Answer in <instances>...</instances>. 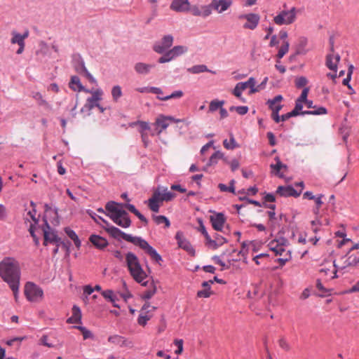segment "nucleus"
Wrapping results in <instances>:
<instances>
[{"mask_svg":"<svg viewBox=\"0 0 359 359\" xmlns=\"http://www.w3.org/2000/svg\"><path fill=\"white\" fill-rule=\"evenodd\" d=\"M0 276L8 285L20 283V270L17 260L5 257L0 262Z\"/></svg>","mask_w":359,"mask_h":359,"instance_id":"obj_1","label":"nucleus"},{"mask_svg":"<svg viewBox=\"0 0 359 359\" xmlns=\"http://www.w3.org/2000/svg\"><path fill=\"white\" fill-rule=\"evenodd\" d=\"M123 205L114 201H109L105 205V209L109 212L107 215L117 225L128 228L131 224V220L128 214L122 209Z\"/></svg>","mask_w":359,"mask_h":359,"instance_id":"obj_2","label":"nucleus"},{"mask_svg":"<svg viewBox=\"0 0 359 359\" xmlns=\"http://www.w3.org/2000/svg\"><path fill=\"white\" fill-rule=\"evenodd\" d=\"M126 262L129 270V272L133 279L141 283L142 285L146 286L148 281H144L147 276L146 272L143 270L138 257L133 252H128L126 255Z\"/></svg>","mask_w":359,"mask_h":359,"instance_id":"obj_3","label":"nucleus"},{"mask_svg":"<svg viewBox=\"0 0 359 359\" xmlns=\"http://www.w3.org/2000/svg\"><path fill=\"white\" fill-rule=\"evenodd\" d=\"M98 219H100L104 224H106V227H104L105 231L113 238H122L123 240L132 243L134 245H137V242L139 241L140 237L137 236H133L130 234H127L122 231H121L117 227H115L112 225H110L109 223L104 219L101 217H98Z\"/></svg>","mask_w":359,"mask_h":359,"instance_id":"obj_4","label":"nucleus"},{"mask_svg":"<svg viewBox=\"0 0 359 359\" xmlns=\"http://www.w3.org/2000/svg\"><path fill=\"white\" fill-rule=\"evenodd\" d=\"M248 88H250V95L259 91V86H256L255 79L250 77L247 81L238 83L233 90L232 93L242 102H245V99H243L241 95L242 93Z\"/></svg>","mask_w":359,"mask_h":359,"instance_id":"obj_5","label":"nucleus"},{"mask_svg":"<svg viewBox=\"0 0 359 359\" xmlns=\"http://www.w3.org/2000/svg\"><path fill=\"white\" fill-rule=\"evenodd\" d=\"M24 293L27 300L32 302H41L43 297V290L32 282L25 284Z\"/></svg>","mask_w":359,"mask_h":359,"instance_id":"obj_6","label":"nucleus"},{"mask_svg":"<svg viewBox=\"0 0 359 359\" xmlns=\"http://www.w3.org/2000/svg\"><path fill=\"white\" fill-rule=\"evenodd\" d=\"M296 8H292L289 11H282L274 17L273 21L278 25H290L296 20Z\"/></svg>","mask_w":359,"mask_h":359,"instance_id":"obj_7","label":"nucleus"},{"mask_svg":"<svg viewBox=\"0 0 359 359\" xmlns=\"http://www.w3.org/2000/svg\"><path fill=\"white\" fill-rule=\"evenodd\" d=\"M103 91L100 88L95 90L93 94L90 97L87 98L83 107L81 109V113H87V115L90 114L91 110L98 107L99 102L102 99Z\"/></svg>","mask_w":359,"mask_h":359,"instance_id":"obj_8","label":"nucleus"},{"mask_svg":"<svg viewBox=\"0 0 359 359\" xmlns=\"http://www.w3.org/2000/svg\"><path fill=\"white\" fill-rule=\"evenodd\" d=\"M163 201L164 200L162 197L161 189L158 187L154 191L151 197L148 200L147 205L151 211L158 212L159 208Z\"/></svg>","mask_w":359,"mask_h":359,"instance_id":"obj_9","label":"nucleus"},{"mask_svg":"<svg viewBox=\"0 0 359 359\" xmlns=\"http://www.w3.org/2000/svg\"><path fill=\"white\" fill-rule=\"evenodd\" d=\"M136 245L145 250L151 258L159 264H161V262L163 261L161 256L156 252V250L151 247L147 241L142 238H140Z\"/></svg>","mask_w":359,"mask_h":359,"instance_id":"obj_10","label":"nucleus"},{"mask_svg":"<svg viewBox=\"0 0 359 359\" xmlns=\"http://www.w3.org/2000/svg\"><path fill=\"white\" fill-rule=\"evenodd\" d=\"M173 40L174 38L172 35H165L160 41L154 45L153 49L157 53L162 54L172 46Z\"/></svg>","mask_w":359,"mask_h":359,"instance_id":"obj_11","label":"nucleus"},{"mask_svg":"<svg viewBox=\"0 0 359 359\" xmlns=\"http://www.w3.org/2000/svg\"><path fill=\"white\" fill-rule=\"evenodd\" d=\"M287 241L285 238H281L278 240H273L269 242L268 246L276 255H283L287 251L285 249Z\"/></svg>","mask_w":359,"mask_h":359,"instance_id":"obj_12","label":"nucleus"},{"mask_svg":"<svg viewBox=\"0 0 359 359\" xmlns=\"http://www.w3.org/2000/svg\"><path fill=\"white\" fill-rule=\"evenodd\" d=\"M30 205L32 208L28 210H26V213L24 215V219L25 221L30 222L29 231L32 236L34 237V226L37 223V219L36 217V210L35 209V204L33 201H31Z\"/></svg>","mask_w":359,"mask_h":359,"instance_id":"obj_13","label":"nucleus"},{"mask_svg":"<svg viewBox=\"0 0 359 359\" xmlns=\"http://www.w3.org/2000/svg\"><path fill=\"white\" fill-rule=\"evenodd\" d=\"M107 340L109 344L118 346L121 348L126 347L132 348L133 347V343L132 341L118 334L111 335L108 337Z\"/></svg>","mask_w":359,"mask_h":359,"instance_id":"obj_14","label":"nucleus"},{"mask_svg":"<svg viewBox=\"0 0 359 359\" xmlns=\"http://www.w3.org/2000/svg\"><path fill=\"white\" fill-rule=\"evenodd\" d=\"M238 18L241 20L245 19L247 22L243 25V27L252 30L257 27L260 19L259 15L255 13L241 15Z\"/></svg>","mask_w":359,"mask_h":359,"instance_id":"obj_15","label":"nucleus"},{"mask_svg":"<svg viewBox=\"0 0 359 359\" xmlns=\"http://www.w3.org/2000/svg\"><path fill=\"white\" fill-rule=\"evenodd\" d=\"M175 239L177 241V245L179 248H182L183 250H186L189 254L194 255L195 250L193 248L191 243L189 242L188 240H187L184 234L182 231H177L175 234Z\"/></svg>","mask_w":359,"mask_h":359,"instance_id":"obj_16","label":"nucleus"},{"mask_svg":"<svg viewBox=\"0 0 359 359\" xmlns=\"http://www.w3.org/2000/svg\"><path fill=\"white\" fill-rule=\"evenodd\" d=\"M170 9L180 13L189 11L191 8L189 0H172Z\"/></svg>","mask_w":359,"mask_h":359,"instance_id":"obj_17","label":"nucleus"},{"mask_svg":"<svg viewBox=\"0 0 359 359\" xmlns=\"http://www.w3.org/2000/svg\"><path fill=\"white\" fill-rule=\"evenodd\" d=\"M189 11L193 15L203 18H206L212 13L211 6L210 5H204L200 7L194 5L191 6Z\"/></svg>","mask_w":359,"mask_h":359,"instance_id":"obj_18","label":"nucleus"},{"mask_svg":"<svg viewBox=\"0 0 359 359\" xmlns=\"http://www.w3.org/2000/svg\"><path fill=\"white\" fill-rule=\"evenodd\" d=\"M232 4L231 0H212L210 4L218 13L226 11Z\"/></svg>","mask_w":359,"mask_h":359,"instance_id":"obj_19","label":"nucleus"},{"mask_svg":"<svg viewBox=\"0 0 359 359\" xmlns=\"http://www.w3.org/2000/svg\"><path fill=\"white\" fill-rule=\"evenodd\" d=\"M210 220L215 230L222 231L226 222V218L224 214L216 213L210 217Z\"/></svg>","mask_w":359,"mask_h":359,"instance_id":"obj_20","label":"nucleus"},{"mask_svg":"<svg viewBox=\"0 0 359 359\" xmlns=\"http://www.w3.org/2000/svg\"><path fill=\"white\" fill-rule=\"evenodd\" d=\"M44 241L43 244L47 245L48 243H57L58 239L55 233L51 229L47 221H45V226L43 229Z\"/></svg>","mask_w":359,"mask_h":359,"instance_id":"obj_21","label":"nucleus"},{"mask_svg":"<svg viewBox=\"0 0 359 359\" xmlns=\"http://www.w3.org/2000/svg\"><path fill=\"white\" fill-rule=\"evenodd\" d=\"M276 164H271L270 168L271 169V172L275 175L278 176L279 177H283V173H281L280 171L283 172L287 170V166L285 164H283L278 156L275 158Z\"/></svg>","mask_w":359,"mask_h":359,"instance_id":"obj_22","label":"nucleus"},{"mask_svg":"<svg viewBox=\"0 0 359 359\" xmlns=\"http://www.w3.org/2000/svg\"><path fill=\"white\" fill-rule=\"evenodd\" d=\"M170 120H175V118L170 116H164V115H159L155 121V125L160 128V129L158 130L157 134L160 135L162 131L168 128L169 126L168 121Z\"/></svg>","mask_w":359,"mask_h":359,"instance_id":"obj_23","label":"nucleus"},{"mask_svg":"<svg viewBox=\"0 0 359 359\" xmlns=\"http://www.w3.org/2000/svg\"><path fill=\"white\" fill-rule=\"evenodd\" d=\"M276 193L281 196H294L297 197L299 196V193L297 192V191L292 187H283L280 186L278 187Z\"/></svg>","mask_w":359,"mask_h":359,"instance_id":"obj_24","label":"nucleus"},{"mask_svg":"<svg viewBox=\"0 0 359 359\" xmlns=\"http://www.w3.org/2000/svg\"><path fill=\"white\" fill-rule=\"evenodd\" d=\"M89 241L99 250H102L108 245L107 241L104 238L97 235H91L89 238Z\"/></svg>","mask_w":359,"mask_h":359,"instance_id":"obj_25","label":"nucleus"},{"mask_svg":"<svg viewBox=\"0 0 359 359\" xmlns=\"http://www.w3.org/2000/svg\"><path fill=\"white\" fill-rule=\"evenodd\" d=\"M11 35H12V37L11 39V43L12 44L20 45L22 43H25V40L29 36V31L26 30L22 34H21L15 31H13L11 32Z\"/></svg>","mask_w":359,"mask_h":359,"instance_id":"obj_26","label":"nucleus"},{"mask_svg":"<svg viewBox=\"0 0 359 359\" xmlns=\"http://www.w3.org/2000/svg\"><path fill=\"white\" fill-rule=\"evenodd\" d=\"M340 60V56L338 54H330L326 58V66L330 69L337 72V65Z\"/></svg>","mask_w":359,"mask_h":359,"instance_id":"obj_27","label":"nucleus"},{"mask_svg":"<svg viewBox=\"0 0 359 359\" xmlns=\"http://www.w3.org/2000/svg\"><path fill=\"white\" fill-rule=\"evenodd\" d=\"M72 315L67 320V323L69 324L81 323V311L76 305L73 306L72 309Z\"/></svg>","mask_w":359,"mask_h":359,"instance_id":"obj_28","label":"nucleus"},{"mask_svg":"<svg viewBox=\"0 0 359 359\" xmlns=\"http://www.w3.org/2000/svg\"><path fill=\"white\" fill-rule=\"evenodd\" d=\"M155 67L154 65L146 64L144 62H137L134 68L137 73L140 74H147L151 69Z\"/></svg>","mask_w":359,"mask_h":359,"instance_id":"obj_29","label":"nucleus"},{"mask_svg":"<svg viewBox=\"0 0 359 359\" xmlns=\"http://www.w3.org/2000/svg\"><path fill=\"white\" fill-rule=\"evenodd\" d=\"M283 97L282 95H276L273 99L269 100L267 101V104L269 105V109L272 111H276V109H278V107L280 108V111L281 110L283 105L280 104L281 101L283 100Z\"/></svg>","mask_w":359,"mask_h":359,"instance_id":"obj_30","label":"nucleus"},{"mask_svg":"<svg viewBox=\"0 0 359 359\" xmlns=\"http://www.w3.org/2000/svg\"><path fill=\"white\" fill-rule=\"evenodd\" d=\"M147 285L149 286V288L146 291H144L142 295V297L144 299H151L156 293L157 290L156 285L154 282V280H151L150 283H149L148 282Z\"/></svg>","mask_w":359,"mask_h":359,"instance_id":"obj_31","label":"nucleus"},{"mask_svg":"<svg viewBox=\"0 0 359 359\" xmlns=\"http://www.w3.org/2000/svg\"><path fill=\"white\" fill-rule=\"evenodd\" d=\"M172 59L179 57L188 51V48L184 46H175L168 50Z\"/></svg>","mask_w":359,"mask_h":359,"instance_id":"obj_32","label":"nucleus"},{"mask_svg":"<svg viewBox=\"0 0 359 359\" xmlns=\"http://www.w3.org/2000/svg\"><path fill=\"white\" fill-rule=\"evenodd\" d=\"M122 205V208H127L130 212H133L135 215H136L138 217V219L141 220L142 222H144L145 224L148 223V220L147 219V218L136 209L135 205L129 203Z\"/></svg>","mask_w":359,"mask_h":359,"instance_id":"obj_33","label":"nucleus"},{"mask_svg":"<svg viewBox=\"0 0 359 359\" xmlns=\"http://www.w3.org/2000/svg\"><path fill=\"white\" fill-rule=\"evenodd\" d=\"M130 127L138 126V132L143 133L144 132L150 130L151 128L149 123L146 121H137L130 123Z\"/></svg>","mask_w":359,"mask_h":359,"instance_id":"obj_34","label":"nucleus"},{"mask_svg":"<svg viewBox=\"0 0 359 359\" xmlns=\"http://www.w3.org/2000/svg\"><path fill=\"white\" fill-rule=\"evenodd\" d=\"M69 88L74 90L81 92V88L83 86L80 79L76 76H73L71 77V80L69 83Z\"/></svg>","mask_w":359,"mask_h":359,"instance_id":"obj_35","label":"nucleus"},{"mask_svg":"<svg viewBox=\"0 0 359 359\" xmlns=\"http://www.w3.org/2000/svg\"><path fill=\"white\" fill-rule=\"evenodd\" d=\"M65 231L67 233V235L74 241V245L76 246V248H80L81 241L75 231L68 227L65 229Z\"/></svg>","mask_w":359,"mask_h":359,"instance_id":"obj_36","label":"nucleus"},{"mask_svg":"<svg viewBox=\"0 0 359 359\" xmlns=\"http://www.w3.org/2000/svg\"><path fill=\"white\" fill-rule=\"evenodd\" d=\"M152 219H154V221L155 222V223L157 225L164 224L165 228H168L170 226V222L169 219L165 216L153 215Z\"/></svg>","mask_w":359,"mask_h":359,"instance_id":"obj_37","label":"nucleus"},{"mask_svg":"<svg viewBox=\"0 0 359 359\" xmlns=\"http://www.w3.org/2000/svg\"><path fill=\"white\" fill-rule=\"evenodd\" d=\"M101 294L106 299H108L110 302H111L114 306L118 307V306L116 304V297L114 295L112 290H107L102 291Z\"/></svg>","mask_w":359,"mask_h":359,"instance_id":"obj_38","label":"nucleus"},{"mask_svg":"<svg viewBox=\"0 0 359 359\" xmlns=\"http://www.w3.org/2000/svg\"><path fill=\"white\" fill-rule=\"evenodd\" d=\"M224 104V100H214L210 102L208 111L215 112L217 110H219L222 107Z\"/></svg>","mask_w":359,"mask_h":359,"instance_id":"obj_39","label":"nucleus"},{"mask_svg":"<svg viewBox=\"0 0 359 359\" xmlns=\"http://www.w3.org/2000/svg\"><path fill=\"white\" fill-rule=\"evenodd\" d=\"M151 318V314L148 312L140 311V314L137 318V323L141 326H145L147 321Z\"/></svg>","mask_w":359,"mask_h":359,"instance_id":"obj_40","label":"nucleus"},{"mask_svg":"<svg viewBox=\"0 0 359 359\" xmlns=\"http://www.w3.org/2000/svg\"><path fill=\"white\" fill-rule=\"evenodd\" d=\"M327 114V109L323 107H317L311 111H304L302 112V115L310 114V115H322Z\"/></svg>","mask_w":359,"mask_h":359,"instance_id":"obj_41","label":"nucleus"},{"mask_svg":"<svg viewBox=\"0 0 359 359\" xmlns=\"http://www.w3.org/2000/svg\"><path fill=\"white\" fill-rule=\"evenodd\" d=\"M229 141L227 140H224L223 141V145L224 148L226 149H233L235 148L238 147V144L236 143L235 138L232 134L230 135Z\"/></svg>","mask_w":359,"mask_h":359,"instance_id":"obj_42","label":"nucleus"},{"mask_svg":"<svg viewBox=\"0 0 359 359\" xmlns=\"http://www.w3.org/2000/svg\"><path fill=\"white\" fill-rule=\"evenodd\" d=\"M346 262V266H356L359 264V252L350 255Z\"/></svg>","mask_w":359,"mask_h":359,"instance_id":"obj_43","label":"nucleus"},{"mask_svg":"<svg viewBox=\"0 0 359 359\" xmlns=\"http://www.w3.org/2000/svg\"><path fill=\"white\" fill-rule=\"evenodd\" d=\"M184 93L182 90H177L173 92L172 94L165 97L158 96L157 98L160 100L166 101L170 99L180 98L183 96Z\"/></svg>","mask_w":359,"mask_h":359,"instance_id":"obj_44","label":"nucleus"},{"mask_svg":"<svg viewBox=\"0 0 359 359\" xmlns=\"http://www.w3.org/2000/svg\"><path fill=\"white\" fill-rule=\"evenodd\" d=\"M111 96L114 102H117L122 96V90L121 86H115L111 89Z\"/></svg>","mask_w":359,"mask_h":359,"instance_id":"obj_45","label":"nucleus"},{"mask_svg":"<svg viewBox=\"0 0 359 359\" xmlns=\"http://www.w3.org/2000/svg\"><path fill=\"white\" fill-rule=\"evenodd\" d=\"M289 46L290 45L288 41H283L277 54V57L279 60L281 59L288 52Z\"/></svg>","mask_w":359,"mask_h":359,"instance_id":"obj_46","label":"nucleus"},{"mask_svg":"<svg viewBox=\"0 0 359 359\" xmlns=\"http://www.w3.org/2000/svg\"><path fill=\"white\" fill-rule=\"evenodd\" d=\"M161 189V194L164 201H172L175 197V194L169 191L167 188L160 187Z\"/></svg>","mask_w":359,"mask_h":359,"instance_id":"obj_47","label":"nucleus"},{"mask_svg":"<svg viewBox=\"0 0 359 359\" xmlns=\"http://www.w3.org/2000/svg\"><path fill=\"white\" fill-rule=\"evenodd\" d=\"M189 71L194 74H198V73L207 72L208 68L204 65H195V66H193L191 69H189Z\"/></svg>","mask_w":359,"mask_h":359,"instance_id":"obj_48","label":"nucleus"},{"mask_svg":"<svg viewBox=\"0 0 359 359\" xmlns=\"http://www.w3.org/2000/svg\"><path fill=\"white\" fill-rule=\"evenodd\" d=\"M224 154L220 151H216L214 153L209 161V165H214L216 164L219 159H221L223 158Z\"/></svg>","mask_w":359,"mask_h":359,"instance_id":"obj_49","label":"nucleus"},{"mask_svg":"<svg viewBox=\"0 0 359 359\" xmlns=\"http://www.w3.org/2000/svg\"><path fill=\"white\" fill-rule=\"evenodd\" d=\"M234 182H235L234 180H231L230 182L229 187H226L224 184H219L218 187H219L220 191H229V192L234 193V191H235V188H234V185H233Z\"/></svg>","mask_w":359,"mask_h":359,"instance_id":"obj_50","label":"nucleus"},{"mask_svg":"<svg viewBox=\"0 0 359 359\" xmlns=\"http://www.w3.org/2000/svg\"><path fill=\"white\" fill-rule=\"evenodd\" d=\"M229 110L236 111L240 115H245L248 111V107L247 106L231 107Z\"/></svg>","mask_w":359,"mask_h":359,"instance_id":"obj_51","label":"nucleus"},{"mask_svg":"<svg viewBox=\"0 0 359 359\" xmlns=\"http://www.w3.org/2000/svg\"><path fill=\"white\" fill-rule=\"evenodd\" d=\"M32 97L39 102L40 105H47V102L43 99V95L39 92L32 93Z\"/></svg>","mask_w":359,"mask_h":359,"instance_id":"obj_52","label":"nucleus"},{"mask_svg":"<svg viewBox=\"0 0 359 359\" xmlns=\"http://www.w3.org/2000/svg\"><path fill=\"white\" fill-rule=\"evenodd\" d=\"M283 257L278 258L277 262L280 264V266H284L286 262H287L291 259V254L290 250H287L285 254H284Z\"/></svg>","mask_w":359,"mask_h":359,"instance_id":"obj_53","label":"nucleus"},{"mask_svg":"<svg viewBox=\"0 0 359 359\" xmlns=\"http://www.w3.org/2000/svg\"><path fill=\"white\" fill-rule=\"evenodd\" d=\"M212 294V291L210 290V288H205L204 290H199L197 292V297H203V298H208L210 297V295Z\"/></svg>","mask_w":359,"mask_h":359,"instance_id":"obj_54","label":"nucleus"},{"mask_svg":"<svg viewBox=\"0 0 359 359\" xmlns=\"http://www.w3.org/2000/svg\"><path fill=\"white\" fill-rule=\"evenodd\" d=\"M308 83V80L304 76H300L297 78L295 80V86L297 88H302L305 86Z\"/></svg>","mask_w":359,"mask_h":359,"instance_id":"obj_55","label":"nucleus"},{"mask_svg":"<svg viewBox=\"0 0 359 359\" xmlns=\"http://www.w3.org/2000/svg\"><path fill=\"white\" fill-rule=\"evenodd\" d=\"M215 241V245H214V249H217L218 247L221 246L222 245L227 242L226 238L219 235L216 236Z\"/></svg>","mask_w":359,"mask_h":359,"instance_id":"obj_56","label":"nucleus"},{"mask_svg":"<svg viewBox=\"0 0 359 359\" xmlns=\"http://www.w3.org/2000/svg\"><path fill=\"white\" fill-rule=\"evenodd\" d=\"M19 285H20V283H15L8 285L10 288L11 289V290L13 292V295H14L15 301L18 300V297Z\"/></svg>","mask_w":359,"mask_h":359,"instance_id":"obj_57","label":"nucleus"},{"mask_svg":"<svg viewBox=\"0 0 359 359\" xmlns=\"http://www.w3.org/2000/svg\"><path fill=\"white\" fill-rule=\"evenodd\" d=\"M172 60H173V59H172L171 55H170V52L168 50L162 57H159L158 62L159 63L168 62L171 61Z\"/></svg>","mask_w":359,"mask_h":359,"instance_id":"obj_58","label":"nucleus"},{"mask_svg":"<svg viewBox=\"0 0 359 359\" xmlns=\"http://www.w3.org/2000/svg\"><path fill=\"white\" fill-rule=\"evenodd\" d=\"M212 259L214 260L215 264L221 266L222 269H229L230 267L229 264H226L218 256H214L212 257Z\"/></svg>","mask_w":359,"mask_h":359,"instance_id":"obj_59","label":"nucleus"},{"mask_svg":"<svg viewBox=\"0 0 359 359\" xmlns=\"http://www.w3.org/2000/svg\"><path fill=\"white\" fill-rule=\"evenodd\" d=\"M174 344L177 346V349L175 351V353L180 355L183 351V340L182 339H175L174 341Z\"/></svg>","mask_w":359,"mask_h":359,"instance_id":"obj_60","label":"nucleus"},{"mask_svg":"<svg viewBox=\"0 0 359 359\" xmlns=\"http://www.w3.org/2000/svg\"><path fill=\"white\" fill-rule=\"evenodd\" d=\"M322 197H323V195H320L319 196L316 197L314 198L315 203L316 204V208L314 210V213L316 215L318 214L320 208L321 207V205L323 204Z\"/></svg>","mask_w":359,"mask_h":359,"instance_id":"obj_61","label":"nucleus"},{"mask_svg":"<svg viewBox=\"0 0 359 359\" xmlns=\"http://www.w3.org/2000/svg\"><path fill=\"white\" fill-rule=\"evenodd\" d=\"M309 92V88H304L301 93V95L297 98V100L302 101L304 102H306L307 100V96H308Z\"/></svg>","mask_w":359,"mask_h":359,"instance_id":"obj_62","label":"nucleus"},{"mask_svg":"<svg viewBox=\"0 0 359 359\" xmlns=\"http://www.w3.org/2000/svg\"><path fill=\"white\" fill-rule=\"evenodd\" d=\"M148 131L147 132H144L143 133H140L141 135V138H142V141L144 145V147H147L149 143H150V140L149 139V135H148Z\"/></svg>","mask_w":359,"mask_h":359,"instance_id":"obj_63","label":"nucleus"},{"mask_svg":"<svg viewBox=\"0 0 359 359\" xmlns=\"http://www.w3.org/2000/svg\"><path fill=\"white\" fill-rule=\"evenodd\" d=\"M278 344L280 346V348L285 351H289L290 348L289 344L284 339H280L278 341Z\"/></svg>","mask_w":359,"mask_h":359,"instance_id":"obj_64","label":"nucleus"}]
</instances>
